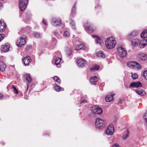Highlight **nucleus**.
Here are the masks:
<instances>
[{"label": "nucleus", "mask_w": 147, "mask_h": 147, "mask_svg": "<svg viewBox=\"0 0 147 147\" xmlns=\"http://www.w3.org/2000/svg\"><path fill=\"white\" fill-rule=\"evenodd\" d=\"M132 45L134 47H139L143 48L147 45V39H142L141 40L138 39H134L131 42Z\"/></svg>", "instance_id": "obj_1"}, {"label": "nucleus", "mask_w": 147, "mask_h": 147, "mask_svg": "<svg viewBox=\"0 0 147 147\" xmlns=\"http://www.w3.org/2000/svg\"><path fill=\"white\" fill-rule=\"evenodd\" d=\"M116 45V41L113 37H109L107 38L105 42V45L108 49H112Z\"/></svg>", "instance_id": "obj_2"}, {"label": "nucleus", "mask_w": 147, "mask_h": 147, "mask_svg": "<svg viewBox=\"0 0 147 147\" xmlns=\"http://www.w3.org/2000/svg\"><path fill=\"white\" fill-rule=\"evenodd\" d=\"M119 55L121 58L125 57L127 54V52L125 49L121 46H119L117 49Z\"/></svg>", "instance_id": "obj_3"}, {"label": "nucleus", "mask_w": 147, "mask_h": 147, "mask_svg": "<svg viewBox=\"0 0 147 147\" xmlns=\"http://www.w3.org/2000/svg\"><path fill=\"white\" fill-rule=\"evenodd\" d=\"M95 125L96 128L98 129H101L104 126V121L100 118H97L96 119Z\"/></svg>", "instance_id": "obj_4"}, {"label": "nucleus", "mask_w": 147, "mask_h": 147, "mask_svg": "<svg viewBox=\"0 0 147 147\" xmlns=\"http://www.w3.org/2000/svg\"><path fill=\"white\" fill-rule=\"evenodd\" d=\"M127 66L132 69H140L141 67L140 65L135 61H130L127 63Z\"/></svg>", "instance_id": "obj_5"}, {"label": "nucleus", "mask_w": 147, "mask_h": 147, "mask_svg": "<svg viewBox=\"0 0 147 147\" xmlns=\"http://www.w3.org/2000/svg\"><path fill=\"white\" fill-rule=\"evenodd\" d=\"M91 111L93 113L99 115L101 114L102 112L100 108L95 105H94L92 107Z\"/></svg>", "instance_id": "obj_6"}, {"label": "nucleus", "mask_w": 147, "mask_h": 147, "mask_svg": "<svg viewBox=\"0 0 147 147\" xmlns=\"http://www.w3.org/2000/svg\"><path fill=\"white\" fill-rule=\"evenodd\" d=\"M28 2H25L24 1H19V7L22 11H24L27 6Z\"/></svg>", "instance_id": "obj_7"}, {"label": "nucleus", "mask_w": 147, "mask_h": 147, "mask_svg": "<svg viewBox=\"0 0 147 147\" xmlns=\"http://www.w3.org/2000/svg\"><path fill=\"white\" fill-rule=\"evenodd\" d=\"M114 131V127L112 125H109L106 131V134L109 135H112Z\"/></svg>", "instance_id": "obj_8"}, {"label": "nucleus", "mask_w": 147, "mask_h": 147, "mask_svg": "<svg viewBox=\"0 0 147 147\" xmlns=\"http://www.w3.org/2000/svg\"><path fill=\"white\" fill-rule=\"evenodd\" d=\"M26 43V40L25 38L21 37L18 39L17 41V45L18 47H21L24 45Z\"/></svg>", "instance_id": "obj_9"}, {"label": "nucleus", "mask_w": 147, "mask_h": 147, "mask_svg": "<svg viewBox=\"0 0 147 147\" xmlns=\"http://www.w3.org/2000/svg\"><path fill=\"white\" fill-rule=\"evenodd\" d=\"M77 63L78 66L81 67H83L87 65V61L82 58L79 59Z\"/></svg>", "instance_id": "obj_10"}, {"label": "nucleus", "mask_w": 147, "mask_h": 147, "mask_svg": "<svg viewBox=\"0 0 147 147\" xmlns=\"http://www.w3.org/2000/svg\"><path fill=\"white\" fill-rule=\"evenodd\" d=\"M24 79H26V80L28 82V83L27 84V90H28V83H30L32 82V79L30 76V74H25L24 75Z\"/></svg>", "instance_id": "obj_11"}, {"label": "nucleus", "mask_w": 147, "mask_h": 147, "mask_svg": "<svg viewBox=\"0 0 147 147\" xmlns=\"http://www.w3.org/2000/svg\"><path fill=\"white\" fill-rule=\"evenodd\" d=\"M52 23L55 26H59L61 23V20L59 18H53L52 20Z\"/></svg>", "instance_id": "obj_12"}, {"label": "nucleus", "mask_w": 147, "mask_h": 147, "mask_svg": "<svg viewBox=\"0 0 147 147\" xmlns=\"http://www.w3.org/2000/svg\"><path fill=\"white\" fill-rule=\"evenodd\" d=\"M6 27V24L2 20L0 21V31L1 32H4Z\"/></svg>", "instance_id": "obj_13"}, {"label": "nucleus", "mask_w": 147, "mask_h": 147, "mask_svg": "<svg viewBox=\"0 0 147 147\" xmlns=\"http://www.w3.org/2000/svg\"><path fill=\"white\" fill-rule=\"evenodd\" d=\"M22 61L25 65H28L29 63L31 61V60L29 56H26L22 59Z\"/></svg>", "instance_id": "obj_14"}, {"label": "nucleus", "mask_w": 147, "mask_h": 147, "mask_svg": "<svg viewBox=\"0 0 147 147\" xmlns=\"http://www.w3.org/2000/svg\"><path fill=\"white\" fill-rule=\"evenodd\" d=\"M130 87L133 88L140 87L142 86V84L140 82H134L131 83Z\"/></svg>", "instance_id": "obj_15"}, {"label": "nucleus", "mask_w": 147, "mask_h": 147, "mask_svg": "<svg viewBox=\"0 0 147 147\" xmlns=\"http://www.w3.org/2000/svg\"><path fill=\"white\" fill-rule=\"evenodd\" d=\"M85 28L86 29L87 31L91 33L94 32L95 29H93L90 24H89L87 22V24H85Z\"/></svg>", "instance_id": "obj_16"}, {"label": "nucleus", "mask_w": 147, "mask_h": 147, "mask_svg": "<svg viewBox=\"0 0 147 147\" xmlns=\"http://www.w3.org/2000/svg\"><path fill=\"white\" fill-rule=\"evenodd\" d=\"M138 33V31L134 30L128 35L127 38L129 40H130L133 37L137 35Z\"/></svg>", "instance_id": "obj_17"}, {"label": "nucleus", "mask_w": 147, "mask_h": 147, "mask_svg": "<svg viewBox=\"0 0 147 147\" xmlns=\"http://www.w3.org/2000/svg\"><path fill=\"white\" fill-rule=\"evenodd\" d=\"M114 94H111L107 95L105 98V100L107 102H110L113 100Z\"/></svg>", "instance_id": "obj_18"}, {"label": "nucleus", "mask_w": 147, "mask_h": 147, "mask_svg": "<svg viewBox=\"0 0 147 147\" xmlns=\"http://www.w3.org/2000/svg\"><path fill=\"white\" fill-rule=\"evenodd\" d=\"M135 91L138 95L141 96H143L146 94L145 92L141 89L135 90Z\"/></svg>", "instance_id": "obj_19"}, {"label": "nucleus", "mask_w": 147, "mask_h": 147, "mask_svg": "<svg viewBox=\"0 0 147 147\" xmlns=\"http://www.w3.org/2000/svg\"><path fill=\"white\" fill-rule=\"evenodd\" d=\"M98 80V78L96 76H94L91 78L90 81L92 84L96 85V82Z\"/></svg>", "instance_id": "obj_20"}, {"label": "nucleus", "mask_w": 147, "mask_h": 147, "mask_svg": "<svg viewBox=\"0 0 147 147\" xmlns=\"http://www.w3.org/2000/svg\"><path fill=\"white\" fill-rule=\"evenodd\" d=\"M138 57H139L141 60L147 59V55L144 53L138 55Z\"/></svg>", "instance_id": "obj_21"}, {"label": "nucleus", "mask_w": 147, "mask_h": 147, "mask_svg": "<svg viewBox=\"0 0 147 147\" xmlns=\"http://www.w3.org/2000/svg\"><path fill=\"white\" fill-rule=\"evenodd\" d=\"M6 67V65L3 62H0V71H3Z\"/></svg>", "instance_id": "obj_22"}, {"label": "nucleus", "mask_w": 147, "mask_h": 147, "mask_svg": "<svg viewBox=\"0 0 147 147\" xmlns=\"http://www.w3.org/2000/svg\"><path fill=\"white\" fill-rule=\"evenodd\" d=\"M9 45H5L2 46L1 50L3 51L7 52L9 51Z\"/></svg>", "instance_id": "obj_23"}, {"label": "nucleus", "mask_w": 147, "mask_h": 147, "mask_svg": "<svg viewBox=\"0 0 147 147\" xmlns=\"http://www.w3.org/2000/svg\"><path fill=\"white\" fill-rule=\"evenodd\" d=\"M92 37L95 38V40L96 44L99 43L100 45L101 44L100 41V39L99 36H92Z\"/></svg>", "instance_id": "obj_24"}, {"label": "nucleus", "mask_w": 147, "mask_h": 147, "mask_svg": "<svg viewBox=\"0 0 147 147\" xmlns=\"http://www.w3.org/2000/svg\"><path fill=\"white\" fill-rule=\"evenodd\" d=\"M97 56L100 58H104L105 57V54L102 51H100L98 52L96 54Z\"/></svg>", "instance_id": "obj_25"}, {"label": "nucleus", "mask_w": 147, "mask_h": 147, "mask_svg": "<svg viewBox=\"0 0 147 147\" xmlns=\"http://www.w3.org/2000/svg\"><path fill=\"white\" fill-rule=\"evenodd\" d=\"M141 37L142 38H147V30H144L141 34Z\"/></svg>", "instance_id": "obj_26"}, {"label": "nucleus", "mask_w": 147, "mask_h": 147, "mask_svg": "<svg viewBox=\"0 0 147 147\" xmlns=\"http://www.w3.org/2000/svg\"><path fill=\"white\" fill-rule=\"evenodd\" d=\"M84 44H80V45H76L75 48V50L78 51L80 49H81L83 48H83L84 47Z\"/></svg>", "instance_id": "obj_27"}, {"label": "nucleus", "mask_w": 147, "mask_h": 147, "mask_svg": "<svg viewBox=\"0 0 147 147\" xmlns=\"http://www.w3.org/2000/svg\"><path fill=\"white\" fill-rule=\"evenodd\" d=\"M55 90L57 92H59L60 91L63 90V88L61 87L58 85H56L54 86Z\"/></svg>", "instance_id": "obj_28"}, {"label": "nucleus", "mask_w": 147, "mask_h": 147, "mask_svg": "<svg viewBox=\"0 0 147 147\" xmlns=\"http://www.w3.org/2000/svg\"><path fill=\"white\" fill-rule=\"evenodd\" d=\"M63 36L66 38H68L70 36V34L67 31H65L63 33Z\"/></svg>", "instance_id": "obj_29"}, {"label": "nucleus", "mask_w": 147, "mask_h": 147, "mask_svg": "<svg viewBox=\"0 0 147 147\" xmlns=\"http://www.w3.org/2000/svg\"><path fill=\"white\" fill-rule=\"evenodd\" d=\"M61 60V58H57L55 60V63L56 65H58Z\"/></svg>", "instance_id": "obj_30"}, {"label": "nucleus", "mask_w": 147, "mask_h": 147, "mask_svg": "<svg viewBox=\"0 0 147 147\" xmlns=\"http://www.w3.org/2000/svg\"><path fill=\"white\" fill-rule=\"evenodd\" d=\"M131 77L132 78L134 79H136L138 77V75L136 73H134L133 74L132 72H131Z\"/></svg>", "instance_id": "obj_31"}, {"label": "nucleus", "mask_w": 147, "mask_h": 147, "mask_svg": "<svg viewBox=\"0 0 147 147\" xmlns=\"http://www.w3.org/2000/svg\"><path fill=\"white\" fill-rule=\"evenodd\" d=\"M53 80L57 82V83H59L61 82V80L57 76H55L53 78Z\"/></svg>", "instance_id": "obj_32"}, {"label": "nucleus", "mask_w": 147, "mask_h": 147, "mask_svg": "<svg viewBox=\"0 0 147 147\" xmlns=\"http://www.w3.org/2000/svg\"><path fill=\"white\" fill-rule=\"evenodd\" d=\"M99 68V67L98 66H95L93 67L90 68V70L92 71L94 70H97Z\"/></svg>", "instance_id": "obj_33"}, {"label": "nucleus", "mask_w": 147, "mask_h": 147, "mask_svg": "<svg viewBox=\"0 0 147 147\" xmlns=\"http://www.w3.org/2000/svg\"><path fill=\"white\" fill-rule=\"evenodd\" d=\"M34 36L37 38H39L41 36L40 34L37 32H35L34 34Z\"/></svg>", "instance_id": "obj_34"}, {"label": "nucleus", "mask_w": 147, "mask_h": 147, "mask_svg": "<svg viewBox=\"0 0 147 147\" xmlns=\"http://www.w3.org/2000/svg\"><path fill=\"white\" fill-rule=\"evenodd\" d=\"M129 132L128 130L127 131L126 133L123 136V138L124 139H125L129 136Z\"/></svg>", "instance_id": "obj_35"}, {"label": "nucleus", "mask_w": 147, "mask_h": 147, "mask_svg": "<svg viewBox=\"0 0 147 147\" xmlns=\"http://www.w3.org/2000/svg\"><path fill=\"white\" fill-rule=\"evenodd\" d=\"M143 74L144 78L147 80V70L144 71L143 72Z\"/></svg>", "instance_id": "obj_36"}, {"label": "nucleus", "mask_w": 147, "mask_h": 147, "mask_svg": "<svg viewBox=\"0 0 147 147\" xmlns=\"http://www.w3.org/2000/svg\"><path fill=\"white\" fill-rule=\"evenodd\" d=\"M12 88L13 89V92L17 94L18 93V90L14 86H12Z\"/></svg>", "instance_id": "obj_37"}, {"label": "nucleus", "mask_w": 147, "mask_h": 147, "mask_svg": "<svg viewBox=\"0 0 147 147\" xmlns=\"http://www.w3.org/2000/svg\"><path fill=\"white\" fill-rule=\"evenodd\" d=\"M54 33L55 36L57 38L60 39L61 38V36L59 35V33L56 32H54Z\"/></svg>", "instance_id": "obj_38"}, {"label": "nucleus", "mask_w": 147, "mask_h": 147, "mask_svg": "<svg viewBox=\"0 0 147 147\" xmlns=\"http://www.w3.org/2000/svg\"><path fill=\"white\" fill-rule=\"evenodd\" d=\"M52 42L54 45H55L57 43L56 39L55 38H52Z\"/></svg>", "instance_id": "obj_39"}, {"label": "nucleus", "mask_w": 147, "mask_h": 147, "mask_svg": "<svg viewBox=\"0 0 147 147\" xmlns=\"http://www.w3.org/2000/svg\"><path fill=\"white\" fill-rule=\"evenodd\" d=\"M70 24L72 26V27L73 29H74L75 28V24L74 22H73L72 20H71L70 21Z\"/></svg>", "instance_id": "obj_40"}, {"label": "nucleus", "mask_w": 147, "mask_h": 147, "mask_svg": "<svg viewBox=\"0 0 147 147\" xmlns=\"http://www.w3.org/2000/svg\"><path fill=\"white\" fill-rule=\"evenodd\" d=\"M4 37V35L3 34H0V41L3 39Z\"/></svg>", "instance_id": "obj_41"}, {"label": "nucleus", "mask_w": 147, "mask_h": 147, "mask_svg": "<svg viewBox=\"0 0 147 147\" xmlns=\"http://www.w3.org/2000/svg\"><path fill=\"white\" fill-rule=\"evenodd\" d=\"M87 102V101L86 100H82L81 102V103L82 104H84L85 103H86Z\"/></svg>", "instance_id": "obj_42"}, {"label": "nucleus", "mask_w": 147, "mask_h": 147, "mask_svg": "<svg viewBox=\"0 0 147 147\" xmlns=\"http://www.w3.org/2000/svg\"><path fill=\"white\" fill-rule=\"evenodd\" d=\"M112 147H120L117 144H115L112 146Z\"/></svg>", "instance_id": "obj_43"}, {"label": "nucleus", "mask_w": 147, "mask_h": 147, "mask_svg": "<svg viewBox=\"0 0 147 147\" xmlns=\"http://www.w3.org/2000/svg\"><path fill=\"white\" fill-rule=\"evenodd\" d=\"M43 23L45 25H47V22L45 21V20H43L42 21Z\"/></svg>", "instance_id": "obj_44"}, {"label": "nucleus", "mask_w": 147, "mask_h": 147, "mask_svg": "<svg viewBox=\"0 0 147 147\" xmlns=\"http://www.w3.org/2000/svg\"><path fill=\"white\" fill-rule=\"evenodd\" d=\"M74 7H75V5H74L73 7V8L72 9V11L71 12L74 11H75V8H74Z\"/></svg>", "instance_id": "obj_45"}, {"label": "nucleus", "mask_w": 147, "mask_h": 147, "mask_svg": "<svg viewBox=\"0 0 147 147\" xmlns=\"http://www.w3.org/2000/svg\"><path fill=\"white\" fill-rule=\"evenodd\" d=\"M3 97V95L1 94H0V98H2Z\"/></svg>", "instance_id": "obj_46"}, {"label": "nucleus", "mask_w": 147, "mask_h": 147, "mask_svg": "<svg viewBox=\"0 0 147 147\" xmlns=\"http://www.w3.org/2000/svg\"><path fill=\"white\" fill-rule=\"evenodd\" d=\"M20 1H24L25 2H28V0H19Z\"/></svg>", "instance_id": "obj_47"}]
</instances>
